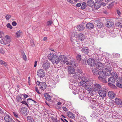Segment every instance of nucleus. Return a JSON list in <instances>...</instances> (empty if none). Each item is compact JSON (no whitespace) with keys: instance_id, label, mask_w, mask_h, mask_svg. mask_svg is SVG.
Segmentation results:
<instances>
[{"instance_id":"obj_40","label":"nucleus","mask_w":122,"mask_h":122,"mask_svg":"<svg viewBox=\"0 0 122 122\" xmlns=\"http://www.w3.org/2000/svg\"><path fill=\"white\" fill-rule=\"evenodd\" d=\"M111 74L113 76H113L114 78H117V73L115 72H112L111 73Z\"/></svg>"},{"instance_id":"obj_15","label":"nucleus","mask_w":122,"mask_h":122,"mask_svg":"<svg viewBox=\"0 0 122 122\" xmlns=\"http://www.w3.org/2000/svg\"><path fill=\"white\" fill-rule=\"evenodd\" d=\"M108 96L110 99H113L115 97V93L112 91H109L108 93Z\"/></svg>"},{"instance_id":"obj_20","label":"nucleus","mask_w":122,"mask_h":122,"mask_svg":"<svg viewBox=\"0 0 122 122\" xmlns=\"http://www.w3.org/2000/svg\"><path fill=\"white\" fill-rule=\"evenodd\" d=\"M94 25L93 23H87L86 27L88 29L91 30L94 28Z\"/></svg>"},{"instance_id":"obj_51","label":"nucleus","mask_w":122,"mask_h":122,"mask_svg":"<svg viewBox=\"0 0 122 122\" xmlns=\"http://www.w3.org/2000/svg\"><path fill=\"white\" fill-rule=\"evenodd\" d=\"M12 24L13 26H15L16 25L17 23L16 21H14L12 23Z\"/></svg>"},{"instance_id":"obj_47","label":"nucleus","mask_w":122,"mask_h":122,"mask_svg":"<svg viewBox=\"0 0 122 122\" xmlns=\"http://www.w3.org/2000/svg\"><path fill=\"white\" fill-rule=\"evenodd\" d=\"M35 89L36 92L38 93L39 94H41V93L40 92L38 89L37 87H35Z\"/></svg>"},{"instance_id":"obj_18","label":"nucleus","mask_w":122,"mask_h":122,"mask_svg":"<svg viewBox=\"0 0 122 122\" xmlns=\"http://www.w3.org/2000/svg\"><path fill=\"white\" fill-rule=\"evenodd\" d=\"M84 35L82 33H80L77 36L78 39L80 41H83L85 39Z\"/></svg>"},{"instance_id":"obj_31","label":"nucleus","mask_w":122,"mask_h":122,"mask_svg":"<svg viewBox=\"0 0 122 122\" xmlns=\"http://www.w3.org/2000/svg\"><path fill=\"white\" fill-rule=\"evenodd\" d=\"M71 41L72 44L74 46L76 45L78 43V42L76 41V39H71Z\"/></svg>"},{"instance_id":"obj_11","label":"nucleus","mask_w":122,"mask_h":122,"mask_svg":"<svg viewBox=\"0 0 122 122\" xmlns=\"http://www.w3.org/2000/svg\"><path fill=\"white\" fill-rule=\"evenodd\" d=\"M94 23L95 25L101 28L103 26V24L99 20H95L94 22Z\"/></svg>"},{"instance_id":"obj_28","label":"nucleus","mask_w":122,"mask_h":122,"mask_svg":"<svg viewBox=\"0 0 122 122\" xmlns=\"http://www.w3.org/2000/svg\"><path fill=\"white\" fill-rule=\"evenodd\" d=\"M92 56H93V58H92L95 61L98 60H99V56H98V55L96 53H94L93 54Z\"/></svg>"},{"instance_id":"obj_41","label":"nucleus","mask_w":122,"mask_h":122,"mask_svg":"<svg viewBox=\"0 0 122 122\" xmlns=\"http://www.w3.org/2000/svg\"><path fill=\"white\" fill-rule=\"evenodd\" d=\"M0 63L2 65H4L5 66L7 65L6 63L5 62L2 60L0 61Z\"/></svg>"},{"instance_id":"obj_2","label":"nucleus","mask_w":122,"mask_h":122,"mask_svg":"<svg viewBox=\"0 0 122 122\" xmlns=\"http://www.w3.org/2000/svg\"><path fill=\"white\" fill-rule=\"evenodd\" d=\"M109 65L107 66H106L107 68L105 69H103L102 71H99V76L98 78L99 80L101 81L104 80V79L106 78L107 76H109L111 74V71L112 69L110 68V66L109 68Z\"/></svg>"},{"instance_id":"obj_56","label":"nucleus","mask_w":122,"mask_h":122,"mask_svg":"<svg viewBox=\"0 0 122 122\" xmlns=\"http://www.w3.org/2000/svg\"><path fill=\"white\" fill-rule=\"evenodd\" d=\"M5 17L6 20H8L10 19L8 15H5Z\"/></svg>"},{"instance_id":"obj_45","label":"nucleus","mask_w":122,"mask_h":122,"mask_svg":"<svg viewBox=\"0 0 122 122\" xmlns=\"http://www.w3.org/2000/svg\"><path fill=\"white\" fill-rule=\"evenodd\" d=\"M79 98L81 100H84L85 97L84 96H82L81 95H80L79 96Z\"/></svg>"},{"instance_id":"obj_5","label":"nucleus","mask_w":122,"mask_h":122,"mask_svg":"<svg viewBox=\"0 0 122 122\" xmlns=\"http://www.w3.org/2000/svg\"><path fill=\"white\" fill-rule=\"evenodd\" d=\"M80 49L81 52L84 54L88 55L89 52V48L87 47H84L82 46Z\"/></svg>"},{"instance_id":"obj_19","label":"nucleus","mask_w":122,"mask_h":122,"mask_svg":"<svg viewBox=\"0 0 122 122\" xmlns=\"http://www.w3.org/2000/svg\"><path fill=\"white\" fill-rule=\"evenodd\" d=\"M20 112L22 115H26L27 114V109L24 107H22L21 109Z\"/></svg>"},{"instance_id":"obj_43","label":"nucleus","mask_w":122,"mask_h":122,"mask_svg":"<svg viewBox=\"0 0 122 122\" xmlns=\"http://www.w3.org/2000/svg\"><path fill=\"white\" fill-rule=\"evenodd\" d=\"M53 22L51 20H49L47 22V25L49 26Z\"/></svg>"},{"instance_id":"obj_9","label":"nucleus","mask_w":122,"mask_h":122,"mask_svg":"<svg viewBox=\"0 0 122 122\" xmlns=\"http://www.w3.org/2000/svg\"><path fill=\"white\" fill-rule=\"evenodd\" d=\"M42 66L43 69L45 70L48 69L50 67L49 62L47 61H45V62L43 63Z\"/></svg>"},{"instance_id":"obj_59","label":"nucleus","mask_w":122,"mask_h":122,"mask_svg":"<svg viewBox=\"0 0 122 122\" xmlns=\"http://www.w3.org/2000/svg\"><path fill=\"white\" fill-rule=\"evenodd\" d=\"M5 38L8 39L10 40V37L8 35H6L5 36Z\"/></svg>"},{"instance_id":"obj_10","label":"nucleus","mask_w":122,"mask_h":122,"mask_svg":"<svg viewBox=\"0 0 122 122\" xmlns=\"http://www.w3.org/2000/svg\"><path fill=\"white\" fill-rule=\"evenodd\" d=\"M107 93L106 91L104 90H101L98 91V93L100 96L101 97H105Z\"/></svg>"},{"instance_id":"obj_6","label":"nucleus","mask_w":122,"mask_h":122,"mask_svg":"<svg viewBox=\"0 0 122 122\" xmlns=\"http://www.w3.org/2000/svg\"><path fill=\"white\" fill-rule=\"evenodd\" d=\"M75 70L72 66H70L68 67V73L70 75L73 76L75 72Z\"/></svg>"},{"instance_id":"obj_14","label":"nucleus","mask_w":122,"mask_h":122,"mask_svg":"<svg viewBox=\"0 0 122 122\" xmlns=\"http://www.w3.org/2000/svg\"><path fill=\"white\" fill-rule=\"evenodd\" d=\"M4 119L6 122H12L13 119L8 115H6L4 117Z\"/></svg>"},{"instance_id":"obj_17","label":"nucleus","mask_w":122,"mask_h":122,"mask_svg":"<svg viewBox=\"0 0 122 122\" xmlns=\"http://www.w3.org/2000/svg\"><path fill=\"white\" fill-rule=\"evenodd\" d=\"M46 85L45 83L41 82L39 87L42 90L45 89L46 88Z\"/></svg>"},{"instance_id":"obj_39","label":"nucleus","mask_w":122,"mask_h":122,"mask_svg":"<svg viewBox=\"0 0 122 122\" xmlns=\"http://www.w3.org/2000/svg\"><path fill=\"white\" fill-rule=\"evenodd\" d=\"M118 82H119V81ZM117 83L116 84V85L119 87L122 88V84H120V83L119 82H118L117 81Z\"/></svg>"},{"instance_id":"obj_54","label":"nucleus","mask_w":122,"mask_h":122,"mask_svg":"<svg viewBox=\"0 0 122 122\" xmlns=\"http://www.w3.org/2000/svg\"><path fill=\"white\" fill-rule=\"evenodd\" d=\"M59 120H57V119L56 118H55L54 119H53V122H59Z\"/></svg>"},{"instance_id":"obj_29","label":"nucleus","mask_w":122,"mask_h":122,"mask_svg":"<svg viewBox=\"0 0 122 122\" xmlns=\"http://www.w3.org/2000/svg\"><path fill=\"white\" fill-rule=\"evenodd\" d=\"M44 97H45L46 99L47 100H50L51 99V96L48 93L45 94Z\"/></svg>"},{"instance_id":"obj_53","label":"nucleus","mask_w":122,"mask_h":122,"mask_svg":"<svg viewBox=\"0 0 122 122\" xmlns=\"http://www.w3.org/2000/svg\"><path fill=\"white\" fill-rule=\"evenodd\" d=\"M22 94V96H23V97H25L26 98H27L28 97V95H27L25 94Z\"/></svg>"},{"instance_id":"obj_60","label":"nucleus","mask_w":122,"mask_h":122,"mask_svg":"<svg viewBox=\"0 0 122 122\" xmlns=\"http://www.w3.org/2000/svg\"><path fill=\"white\" fill-rule=\"evenodd\" d=\"M102 121H103L102 119L101 118H100L98 120L97 122H102Z\"/></svg>"},{"instance_id":"obj_35","label":"nucleus","mask_w":122,"mask_h":122,"mask_svg":"<svg viewBox=\"0 0 122 122\" xmlns=\"http://www.w3.org/2000/svg\"><path fill=\"white\" fill-rule=\"evenodd\" d=\"M22 34V32L20 30L18 31L16 33V37L18 38Z\"/></svg>"},{"instance_id":"obj_30","label":"nucleus","mask_w":122,"mask_h":122,"mask_svg":"<svg viewBox=\"0 0 122 122\" xmlns=\"http://www.w3.org/2000/svg\"><path fill=\"white\" fill-rule=\"evenodd\" d=\"M92 72L93 74L95 75H97L98 74H99V72L97 69L95 68H93L92 70Z\"/></svg>"},{"instance_id":"obj_3","label":"nucleus","mask_w":122,"mask_h":122,"mask_svg":"<svg viewBox=\"0 0 122 122\" xmlns=\"http://www.w3.org/2000/svg\"><path fill=\"white\" fill-rule=\"evenodd\" d=\"M47 57L49 60L54 64H57L59 62V57L53 53H51L48 55Z\"/></svg>"},{"instance_id":"obj_27","label":"nucleus","mask_w":122,"mask_h":122,"mask_svg":"<svg viewBox=\"0 0 122 122\" xmlns=\"http://www.w3.org/2000/svg\"><path fill=\"white\" fill-rule=\"evenodd\" d=\"M67 116L70 118L73 119L75 118V114L71 112H67Z\"/></svg>"},{"instance_id":"obj_13","label":"nucleus","mask_w":122,"mask_h":122,"mask_svg":"<svg viewBox=\"0 0 122 122\" xmlns=\"http://www.w3.org/2000/svg\"><path fill=\"white\" fill-rule=\"evenodd\" d=\"M94 86V90L96 92H97V91H99V90H101V86L98 84H95Z\"/></svg>"},{"instance_id":"obj_50","label":"nucleus","mask_w":122,"mask_h":122,"mask_svg":"<svg viewBox=\"0 0 122 122\" xmlns=\"http://www.w3.org/2000/svg\"><path fill=\"white\" fill-rule=\"evenodd\" d=\"M81 3H78L76 4V7H79L81 6Z\"/></svg>"},{"instance_id":"obj_55","label":"nucleus","mask_w":122,"mask_h":122,"mask_svg":"<svg viewBox=\"0 0 122 122\" xmlns=\"http://www.w3.org/2000/svg\"><path fill=\"white\" fill-rule=\"evenodd\" d=\"M71 65H72L73 66L74 68H76V67H77V66H78V65H77V64H76V63H75L74 64H72V65L71 64Z\"/></svg>"},{"instance_id":"obj_26","label":"nucleus","mask_w":122,"mask_h":122,"mask_svg":"<svg viewBox=\"0 0 122 122\" xmlns=\"http://www.w3.org/2000/svg\"><path fill=\"white\" fill-rule=\"evenodd\" d=\"M23 97L22 95L20 94L18 95L16 97V100L18 102H20L21 101H23Z\"/></svg>"},{"instance_id":"obj_37","label":"nucleus","mask_w":122,"mask_h":122,"mask_svg":"<svg viewBox=\"0 0 122 122\" xmlns=\"http://www.w3.org/2000/svg\"><path fill=\"white\" fill-rule=\"evenodd\" d=\"M112 55L114 56L117 58H119L120 56V55L119 54L116 53H113L112 54Z\"/></svg>"},{"instance_id":"obj_52","label":"nucleus","mask_w":122,"mask_h":122,"mask_svg":"<svg viewBox=\"0 0 122 122\" xmlns=\"http://www.w3.org/2000/svg\"><path fill=\"white\" fill-rule=\"evenodd\" d=\"M4 114V112L3 110L1 108H0V114Z\"/></svg>"},{"instance_id":"obj_16","label":"nucleus","mask_w":122,"mask_h":122,"mask_svg":"<svg viewBox=\"0 0 122 122\" xmlns=\"http://www.w3.org/2000/svg\"><path fill=\"white\" fill-rule=\"evenodd\" d=\"M77 28L80 31H82L85 28V26L84 25L81 24L77 25Z\"/></svg>"},{"instance_id":"obj_12","label":"nucleus","mask_w":122,"mask_h":122,"mask_svg":"<svg viewBox=\"0 0 122 122\" xmlns=\"http://www.w3.org/2000/svg\"><path fill=\"white\" fill-rule=\"evenodd\" d=\"M95 65L96 66V67L99 70H102L103 69V65L101 62H98Z\"/></svg>"},{"instance_id":"obj_21","label":"nucleus","mask_w":122,"mask_h":122,"mask_svg":"<svg viewBox=\"0 0 122 122\" xmlns=\"http://www.w3.org/2000/svg\"><path fill=\"white\" fill-rule=\"evenodd\" d=\"M114 25V23L111 20L107 21L106 24V25L107 27H112Z\"/></svg>"},{"instance_id":"obj_58","label":"nucleus","mask_w":122,"mask_h":122,"mask_svg":"<svg viewBox=\"0 0 122 122\" xmlns=\"http://www.w3.org/2000/svg\"><path fill=\"white\" fill-rule=\"evenodd\" d=\"M0 43L3 44H5V42L3 40H1L0 41Z\"/></svg>"},{"instance_id":"obj_24","label":"nucleus","mask_w":122,"mask_h":122,"mask_svg":"<svg viewBox=\"0 0 122 122\" xmlns=\"http://www.w3.org/2000/svg\"><path fill=\"white\" fill-rule=\"evenodd\" d=\"M115 100V103L117 105H122V101L121 99H119L118 98H116Z\"/></svg>"},{"instance_id":"obj_7","label":"nucleus","mask_w":122,"mask_h":122,"mask_svg":"<svg viewBox=\"0 0 122 122\" xmlns=\"http://www.w3.org/2000/svg\"><path fill=\"white\" fill-rule=\"evenodd\" d=\"M45 73L44 70H39L37 72V75L40 78H42L45 76Z\"/></svg>"},{"instance_id":"obj_8","label":"nucleus","mask_w":122,"mask_h":122,"mask_svg":"<svg viewBox=\"0 0 122 122\" xmlns=\"http://www.w3.org/2000/svg\"><path fill=\"white\" fill-rule=\"evenodd\" d=\"M87 62L89 65L92 67L96 65L95 61L92 58L89 59L87 60Z\"/></svg>"},{"instance_id":"obj_36","label":"nucleus","mask_w":122,"mask_h":122,"mask_svg":"<svg viewBox=\"0 0 122 122\" xmlns=\"http://www.w3.org/2000/svg\"><path fill=\"white\" fill-rule=\"evenodd\" d=\"M113 83H108V84L109 86L111 87V88H115L116 86L115 85L113 84Z\"/></svg>"},{"instance_id":"obj_22","label":"nucleus","mask_w":122,"mask_h":122,"mask_svg":"<svg viewBox=\"0 0 122 122\" xmlns=\"http://www.w3.org/2000/svg\"><path fill=\"white\" fill-rule=\"evenodd\" d=\"M108 83H114L116 81V78L112 76L108 78Z\"/></svg>"},{"instance_id":"obj_25","label":"nucleus","mask_w":122,"mask_h":122,"mask_svg":"<svg viewBox=\"0 0 122 122\" xmlns=\"http://www.w3.org/2000/svg\"><path fill=\"white\" fill-rule=\"evenodd\" d=\"M88 99L90 102L94 105L95 104L96 99L95 98H92L91 97H88Z\"/></svg>"},{"instance_id":"obj_23","label":"nucleus","mask_w":122,"mask_h":122,"mask_svg":"<svg viewBox=\"0 0 122 122\" xmlns=\"http://www.w3.org/2000/svg\"><path fill=\"white\" fill-rule=\"evenodd\" d=\"M86 3L87 5L90 7H92L95 5L94 2L92 0H88Z\"/></svg>"},{"instance_id":"obj_48","label":"nucleus","mask_w":122,"mask_h":122,"mask_svg":"<svg viewBox=\"0 0 122 122\" xmlns=\"http://www.w3.org/2000/svg\"><path fill=\"white\" fill-rule=\"evenodd\" d=\"M13 113L14 115L16 117V118L17 117H18V114L16 112H13Z\"/></svg>"},{"instance_id":"obj_46","label":"nucleus","mask_w":122,"mask_h":122,"mask_svg":"<svg viewBox=\"0 0 122 122\" xmlns=\"http://www.w3.org/2000/svg\"><path fill=\"white\" fill-rule=\"evenodd\" d=\"M76 58L77 60L80 61L81 59V55H77L76 56Z\"/></svg>"},{"instance_id":"obj_4","label":"nucleus","mask_w":122,"mask_h":122,"mask_svg":"<svg viewBox=\"0 0 122 122\" xmlns=\"http://www.w3.org/2000/svg\"><path fill=\"white\" fill-rule=\"evenodd\" d=\"M59 61H61L62 63L65 64H69L68 62L67 61V58L66 56L64 55H62L59 57Z\"/></svg>"},{"instance_id":"obj_44","label":"nucleus","mask_w":122,"mask_h":122,"mask_svg":"<svg viewBox=\"0 0 122 122\" xmlns=\"http://www.w3.org/2000/svg\"><path fill=\"white\" fill-rule=\"evenodd\" d=\"M20 103L23 104H24L27 105L28 107V105L27 103V102L26 101H21L20 102Z\"/></svg>"},{"instance_id":"obj_57","label":"nucleus","mask_w":122,"mask_h":122,"mask_svg":"<svg viewBox=\"0 0 122 122\" xmlns=\"http://www.w3.org/2000/svg\"><path fill=\"white\" fill-rule=\"evenodd\" d=\"M62 108L63 109V110L64 111H65L66 112H67V111H68V109H67V108H66V107H63Z\"/></svg>"},{"instance_id":"obj_63","label":"nucleus","mask_w":122,"mask_h":122,"mask_svg":"<svg viewBox=\"0 0 122 122\" xmlns=\"http://www.w3.org/2000/svg\"><path fill=\"white\" fill-rule=\"evenodd\" d=\"M37 63V62L36 61H35L34 62V66L35 67H36V66Z\"/></svg>"},{"instance_id":"obj_42","label":"nucleus","mask_w":122,"mask_h":122,"mask_svg":"<svg viewBox=\"0 0 122 122\" xmlns=\"http://www.w3.org/2000/svg\"><path fill=\"white\" fill-rule=\"evenodd\" d=\"M6 27L10 29H12L13 28L12 26L9 23H8L6 25Z\"/></svg>"},{"instance_id":"obj_33","label":"nucleus","mask_w":122,"mask_h":122,"mask_svg":"<svg viewBox=\"0 0 122 122\" xmlns=\"http://www.w3.org/2000/svg\"><path fill=\"white\" fill-rule=\"evenodd\" d=\"M86 7V5L85 2H83L81 5V9L82 10H84L85 9Z\"/></svg>"},{"instance_id":"obj_32","label":"nucleus","mask_w":122,"mask_h":122,"mask_svg":"<svg viewBox=\"0 0 122 122\" xmlns=\"http://www.w3.org/2000/svg\"><path fill=\"white\" fill-rule=\"evenodd\" d=\"M27 119L28 122H35L33 119L31 117H27Z\"/></svg>"},{"instance_id":"obj_64","label":"nucleus","mask_w":122,"mask_h":122,"mask_svg":"<svg viewBox=\"0 0 122 122\" xmlns=\"http://www.w3.org/2000/svg\"><path fill=\"white\" fill-rule=\"evenodd\" d=\"M36 84L38 86H39H39H40V85L41 84V82H40L37 81L36 82Z\"/></svg>"},{"instance_id":"obj_34","label":"nucleus","mask_w":122,"mask_h":122,"mask_svg":"<svg viewBox=\"0 0 122 122\" xmlns=\"http://www.w3.org/2000/svg\"><path fill=\"white\" fill-rule=\"evenodd\" d=\"M111 0H105V3L102 2L101 3V4L104 6H106V4L108 3V2H111Z\"/></svg>"},{"instance_id":"obj_61","label":"nucleus","mask_w":122,"mask_h":122,"mask_svg":"<svg viewBox=\"0 0 122 122\" xmlns=\"http://www.w3.org/2000/svg\"><path fill=\"white\" fill-rule=\"evenodd\" d=\"M117 12L118 14L119 15V16L121 14L120 11L119 10H117Z\"/></svg>"},{"instance_id":"obj_1","label":"nucleus","mask_w":122,"mask_h":122,"mask_svg":"<svg viewBox=\"0 0 122 122\" xmlns=\"http://www.w3.org/2000/svg\"><path fill=\"white\" fill-rule=\"evenodd\" d=\"M84 75V73L82 71L78 69L76 70L73 76L75 79L81 80V81L79 82L81 85L82 86H86L87 85L86 82L88 81L89 79L85 77Z\"/></svg>"},{"instance_id":"obj_62","label":"nucleus","mask_w":122,"mask_h":122,"mask_svg":"<svg viewBox=\"0 0 122 122\" xmlns=\"http://www.w3.org/2000/svg\"><path fill=\"white\" fill-rule=\"evenodd\" d=\"M73 93V94H76L77 93V92L76 91L74 90L72 92Z\"/></svg>"},{"instance_id":"obj_38","label":"nucleus","mask_w":122,"mask_h":122,"mask_svg":"<svg viewBox=\"0 0 122 122\" xmlns=\"http://www.w3.org/2000/svg\"><path fill=\"white\" fill-rule=\"evenodd\" d=\"M90 116L91 117H92V118H95L96 116V112H93Z\"/></svg>"},{"instance_id":"obj_49","label":"nucleus","mask_w":122,"mask_h":122,"mask_svg":"<svg viewBox=\"0 0 122 122\" xmlns=\"http://www.w3.org/2000/svg\"><path fill=\"white\" fill-rule=\"evenodd\" d=\"M22 56L24 59H25V58H26V56L24 53H22Z\"/></svg>"}]
</instances>
